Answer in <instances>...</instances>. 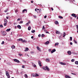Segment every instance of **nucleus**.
Segmentation results:
<instances>
[{"label":"nucleus","instance_id":"obj_19","mask_svg":"<svg viewBox=\"0 0 78 78\" xmlns=\"http://www.w3.org/2000/svg\"><path fill=\"white\" fill-rule=\"evenodd\" d=\"M15 46L12 45L11 46V48H12V49H14V48H15Z\"/></svg>","mask_w":78,"mask_h":78},{"label":"nucleus","instance_id":"obj_4","mask_svg":"<svg viewBox=\"0 0 78 78\" xmlns=\"http://www.w3.org/2000/svg\"><path fill=\"white\" fill-rule=\"evenodd\" d=\"M71 16H73V17H75V18H76V17H78L77 15H76L75 13L72 14Z\"/></svg>","mask_w":78,"mask_h":78},{"label":"nucleus","instance_id":"obj_13","mask_svg":"<svg viewBox=\"0 0 78 78\" xmlns=\"http://www.w3.org/2000/svg\"><path fill=\"white\" fill-rule=\"evenodd\" d=\"M17 27L19 29H21V26L20 25H18Z\"/></svg>","mask_w":78,"mask_h":78},{"label":"nucleus","instance_id":"obj_51","mask_svg":"<svg viewBox=\"0 0 78 78\" xmlns=\"http://www.w3.org/2000/svg\"><path fill=\"white\" fill-rule=\"evenodd\" d=\"M17 25L16 23H14V25Z\"/></svg>","mask_w":78,"mask_h":78},{"label":"nucleus","instance_id":"obj_48","mask_svg":"<svg viewBox=\"0 0 78 78\" xmlns=\"http://www.w3.org/2000/svg\"><path fill=\"white\" fill-rule=\"evenodd\" d=\"M72 74H73V75H76V74L75 73H71Z\"/></svg>","mask_w":78,"mask_h":78},{"label":"nucleus","instance_id":"obj_63","mask_svg":"<svg viewBox=\"0 0 78 78\" xmlns=\"http://www.w3.org/2000/svg\"><path fill=\"white\" fill-rule=\"evenodd\" d=\"M16 28H17V27L16 26H15V28L16 29Z\"/></svg>","mask_w":78,"mask_h":78},{"label":"nucleus","instance_id":"obj_33","mask_svg":"<svg viewBox=\"0 0 78 78\" xmlns=\"http://www.w3.org/2000/svg\"><path fill=\"white\" fill-rule=\"evenodd\" d=\"M41 37H45V35H44V34H42L41 35Z\"/></svg>","mask_w":78,"mask_h":78},{"label":"nucleus","instance_id":"obj_31","mask_svg":"<svg viewBox=\"0 0 78 78\" xmlns=\"http://www.w3.org/2000/svg\"><path fill=\"white\" fill-rule=\"evenodd\" d=\"M15 12H16V13H17L18 12V10H16L15 11Z\"/></svg>","mask_w":78,"mask_h":78},{"label":"nucleus","instance_id":"obj_54","mask_svg":"<svg viewBox=\"0 0 78 78\" xmlns=\"http://www.w3.org/2000/svg\"><path fill=\"white\" fill-rule=\"evenodd\" d=\"M22 68H25L24 66H22Z\"/></svg>","mask_w":78,"mask_h":78},{"label":"nucleus","instance_id":"obj_30","mask_svg":"<svg viewBox=\"0 0 78 78\" xmlns=\"http://www.w3.org/2000/svg\"><path fill=\"white\" fill-rule=\"evenodd\" d=\"M73 41L74 42H75V43L76 44H77V42H76V41H75V40L74 39L73 40Z\"/></svg>","mask_w":78,"mask_h":78},{"label":"nucleus","instance_id":"obj_12","mask_svg":"<svg viewBox=\"0 0 78 78\" xmlns=\"http://www.w3.org/2000/svg\"><path fill=\"white\" fill-rule=\"evenodd\" d=\"M23 40V39L22 38H20L18 40H17V41L18 42H19V41H22Z\"/></svg>","mask_w":78,"mask_h":78},{"label":"nucleus","instance_id":"obj_10","mask_svg":"<svg viewBox=\"0 0 78 78\" xmlns=\"http://www.w3.org/2000/svg\"><path fill=\"white\" fill-rule=\"evenodd\" d=\"M59 64H61L62 65H63V66L66 65V63H64L62 62H60Z\"/></svg>","mask_w":78,"mask_h":78},{"label":"nucleus","instance_id":"obj_18","mask_svg":"<svg viewBox=\"0 0 78 78\" xmlns=\"http://www.w3.org/2000/svg\"><path fill=\"white\" fill-rule=\"evenodd\" d=\"M49 44V41H47L45 43V44L47 45V44Z\"/></svg>","mask_w":78,"mask_h":78},{"label":"nucleus","instance_id":"obj_55","mask_svg":"<svg viewBox=\"0 0 78 78\" xmlns=\"http://www.w3.org/2000/svg\"><path fill=\"white\" fill-rule=\"evenodd\" d=\"M31 39H33V38H34V37H33V36H32L31 37Z\"/></svg>","mask_w":78,"mask_h":78},{"label":"nucleus","instance_id":"obj_40","mask_svg":"<svg viewBox=\"0 0 78 78\" xmlns=\"http://www.w3.org/2000/svg\"><path fill=\"white\" fill-rule=\"evenodd\" d=\"M21 20V19L20 18H18V19L17 20V21H19V20Z\"/></svg>","mask_w":78,"mask_h":78},{"label":"nucleus","instance_id":"obj_43","mask_svg":"<svg viewBox=\"0 0 78 78\" xmlns=\"http://www.w3.org/2000/svg\"><path fill=\"white\" fill-rule=\"evenodd\" d=\"M0 27H1V28H3V25H0Z\"/></svg>","mask_w":78,"mask_h":78},{"label":"nucleus","instance_id":"obj_60","mask_svg":"<svg viewBox=\"0 0 78 78\" xmlns=\"http://www.w3.org/2000/svg\"><path fill=\"white\" fill-rule=\"evenodd\" d=\"M51 9L52 11H53V8H51Z\"/></svg>","mask_w":78,"mask_h":78},{"label":"nucleus","instance_id":"obj_3","mask_svg":"<svg viewBox=\"0 0 78 78\" xmlns=\"http://www.w3.org/2000/svg\"><path fill=\"white\" fill-rule=\"evenodd\" d=\"M4 21L5 22L4 23V26H6V23H7V22H8V20L6 19H4Z\"/></svg>","mask_w":78,"mask_h":78},{"label":"nucleus","instance_id":"obj_58","mask_svg":"<svg viewBox=\"0 0 78 78\" xmlns=\"http://www.w3.org/2000/svg\"><path fill=\"white\" fill-rule=\"evenodd\" d=\"M35 11H37V9H35Z\"/></svg>","mask_w":78,"mask_h":78},{"label":"nucleus","instance_id":"obj_38","mask_svg":"<svg viewBox=\"0 0 78 78\" xmlns=\"http://www.w3.org/2000/svg\"><path fill=\"white\" fill-rule=\"evenodd\" d=\"M18 55L20 56H23V55L22 54H18Z\"/></svg>","mask_w":78,"mask_h":78},{"label":"nucleus","instance_id":"obj_8","mask_svg":"<svg viewBox=\"0 0 78 78\" xmlns=\"http://www.w3.org/2000/svg\"><path fill=\"white\" fill-rule=\"evenodd\" d=\"M38 64L39 66L40 67H42V65H41V61L39 60L38 61Z\"/></svg>","mask_w":78,"mask_h":78},{"label":"nucleus","instance_id":"obj_32","mask_svg":"<svg viewBox=\"0 0 78 78\" xmlns=\"http://www.w3.org/2000/svg\"><path fill=\"white\" fill-rule=\"evenodd\" d=\"M75 64H78V62L77 61H76L75 62Z\"/></svg>","mask_w":78,"mask_h":78},{"label":"nucleus","instance_id":"obj_17","mask_svg":"<svg viewBox=\"0 0 78 78\" xmlns=\"http://www.w3.org/2000/svg\"><path fill=\"white\" fill-rule=\"evenodd\" d=\"M55 23L56 24V25H58V24H59V23L58 22V21H55Z\"/></svg>","mask_w":78,"mask_h":78},{"label":"nucleus","instance_id":"obj_34","mask_svg":"<svg viewBox=\"0 0 78 78\" xmlns=\"http://www.w3.org/2000/svg\"><path fill=\"white\" fill-rule=\"evenodd\" d=\"M35 76H39V75H38V74L37 73L35 74Z\"/></svg>","mask_w":78,"mask_h":78},{"label":"nucleus","instance_id":"obj_45","mask_svg":"<svg viewBox=\"0 0 78 78\" xmlns=\"http://www.w3.org/2000/svg\"><path fill=\"white\" fill-rule=\"evenodd\" d=\"M34 67H35V68H36L37 66H36V65L34 64V65L33 66Z\"/></svg>","mask_w":78,"mask_h":78},{"label":"nucleus","instance_id":"obj_1","mask_svg":"<svg viewBox=\"0 0 78 78\" xmlns=\"http://www.w3.org/2000/svg\"><path fill=\"white\" fill-rule=\"evenodd\" d=\"M42 69H43V70H47L48 71H49L50 70V69L48 68V67L47 66L45 67H42Z\"/></svg>","mask_w":78,"mask_h":78},{"label":"nucleus","instance_id":"obj_29","mask_svg":"<svg viewBox=\"0 0 78 78\" xmlns=\"http://www.w3.org/2000/svg\"><path fill=\"white\" fill-rule=\"evenodd\" d=\"M31 32L33 33H35V30H33L32 31H31Z\"/></svg>","mask_w":78,"mask_h":78},{"label":"nucleus","instance_id":"obj_25","mask_svg":"<svg viewBox=\"0 0 78 78\" xmlns=\"http://www.w3.org/2000/svg\"><path fill=\"white\" fill-rule=\"evenodd\" d=\"M46 61H48V62L50 61V59H49L48 58H47L46 59Z\"/></svg>","mask_w":78,"mask_h":78},{"label":"nucleus","instance_id":"obj_11","mask_svg":"<svg viewBox=\"0 0 78 78\" xmlns=\"http://www.w3.org/2000/svg\"><path fill=\"white\" fill-rule=\"evenodd\" d=\"M67 53L69 55H70L72 54V52H71V51H68Z\"/></svg>","mask_w":78,"mask_h":78},{"label":"nucleus","instance_id":"obj_5","mask_svg":"<svg viewBox=\"0 0 78 78\" xmlns=\"http://www.w3.org/2000/svg\"><path fill=\"white\" fill-rule=\"evenodd\" d=\"M6 32L5 31H3V33H2V34L3 36H5L6 35Z\"/></svg>","mask_w":78,"mask_h":78},{"label":"nucleus","instance_id":"obj_52","mask_svg":"<svg viewBox=\"0 0 78 78\" xmlns=\"http://www.w3.org/2000/svg\"><path fill=\"white\" fill-rule=\"evenodd\" d=\"M51 49H48L49 51H51Z\"/></svg>","mask_w":78,"mask_h":78},{"label":"nucleus","instance_id":"obj_23","mask_svg":"<svg viewBox=\"0 0 78 78\" xmlns=\"http://www.w3.org/2000/svg\"><path fill=\"white\" fill-rule=\"evenodd\" d=\"M31 26H29L28 27V30H29L30 31V30H31Z\"/></svg>","mask_w":78,"mask_h":78},{"label":"nucleus","instance_id":"obj_36","mask_svg":"<svg viewBox=\"0 0 78 78\" xmlns=\"http://www.w3.org/2000/svg\"><path fill=\"white\" fill-rule=\"evenodd\" d=\"M32 75L34 77H35V76H35V75H34V74H32Z\"/></svg>","mask_w":78,"mask_h":78},{"label":"nucleus","instance_id":"obj_50","mask_svg":"<svg viewBox=\"0 0 78 78\" xmlns=\"http://www.w3.org/2000/svg\"><path fill=\"white\" fill-rule=\"evenodd\" d=\"M20 23H23V21H21L20 22Z\"/></svg>","mask_w":78,"mask_h":78},{"label":"nucleus","instance_id":"obj_42","mask_svg":"<svg viewBox=\"0 0 78 78\" xmlns=\"http://www.w3.org/2000/svg\"><path fill=\"white\" fill-rule=\"evenodd\" d=\"M42 29V30H44V29H45V27H44V26H43Z\"/></svg>","mask_w":78,"mask_h":78},{"label":"nucleus","instance_id":"obj_46","mask_svg":"<svg viewBox=\"0 0 78 78\" xmlns=\"http://www.w3.org/2000/svg\"><path fill=\"white\" fill-rule=\"evenodd\" d=\"M41 34H39L38 35V37H41Z\"/></svg>","mask_w":78,"mask_h":78},{"label":"nucleus","instance_id":"obj_20","mask_svg":"<svg viewBox=\"0 0 78 78\" xmlns=\"http://www.w3.org/2000/svg\"><path fill=\"white\" fill-rule=\"evenodd\" d=\"M56 34H60V32H59V31H56Z\"/></svg>","mask_w":78,"mask_h":78},{"label":"nucleus","instance_id":"obj_9","mask_svg":"<svg viewBox=\"0 0 78 78\" xmlns=\"http://www.w3.org/2000/svg\"><path fill=\"white\" fill-rule=\"evenodd\" d=\"M56 51V49H54L51 51V53H53L54 52Z\"/></svg>","mask_w":78,"mask_h":78},{"label":"nucleus","instance_id":"obj_47","mask_svg":"<svg viewBox=\"0 0 78 78\" xmlns=\"http://www.w3.org/2000/svg\"><path fill=\"white\" fill-rule=\"evenodd\" d=\"M8 11V10H5L4 11V12H7V11Z\"/></svg>","mask_w":78,"mask_h":78},{"label":"nucleus","instance_id":"obj_35","mask_svg":"<svg viewBox=\"0 0 78 78\" xmlns=\"http://www.w3.org/2000/svg\"><path fill=\"white\" fill-rule=\"evenodd\" d=\"M25 76L26 77V78H28V76L27 75V74H25Z\"/></svg>","mask_w":78,"mask_h":78},{"label":"nucleus","instance_id":"obj_16","mask_svg":"<svg viewBox=\"0 0 78 78\" xmlns=\"http://www.w3.org/2000/svg\"><path fill=\"white\" fill-rule=\"evenodd\" d=\"M28 50H29V49H28V48H26V50H25V51H28Z\"/></svg>","mask_w":78,"mask_h":78},{"label":"nucleus","instance_id":"obj_26","mask_svg":"<svg viewBox=\"0 0 78 78\" xmlns=\"http://www.w3.org/2000/svg\"><path fill=\"white\" fill-rule=\"evenodd\" d=\"M58 17L60 19H63V18L62 17V16H58Z\"/></svg>","mask_w":78,"mask_h":78},{"label":"nucleus","instance_id":"obj_2","mask_svg":"<svg viewBox=\"0 0 78 78\" xmlns=\"http://www.w3.org/2000/svg\"><path fill=\"white\" fill-rule=\"evenodd\" d=\"M5 73L6 76L8 77V78H10V75H9V73L8 71H6Z\"/></svg>","mask_w":78,"mask_h":78},{"label":"nucleus","instance_id":"obj_37","mask_svg":"<svg viewBox=\"0 0 78 78\" xmlns=\"http://www.w3.org/2000/svg\"><path fill=\"white\" fill-rule=\"evenodd\" d=\"M75 61V60L74 59H72L71 60V61H72V62H74Z\"/></svg>","mask_w":78,"mask_h":78},{"label":"nucleus","instance_id":"obj_64","mask_svg":"<svg viewBox=\"0 0 78 78\" xmlns=\"http://www.w3.org/2000/svg\"><path fill=\"white\" fill-rule=\"evenodd\" d=\"M77 19L78 20V17L77 18Z\"/></svg>","mask_w":78,"mask_h":78},{"label":"nucleus","instance_id":"obj_61","mask_svg":"<svg viewBox=\"0 0 78 78\" xmlns=\"http://www.w3.org/2000/svg\"><path fill=\"white\" fill-rule=\"evenodd\" d=\"M46 33H49V32H46Z\"/></svg>","mask_w":78,"mask_h":78},{"label":"nucleus","instance_id":"obj_14","mask_svg":"<svg viewBox=\"0 0 78 78\" xmlns=\"http://www.w3.org/2000/svg\"><path fill=\"white\" fill-rule=\"evenodd\" d=\"M65 77L66 78H70V77L69 76H67V75H66L65 76Z\"/></svg>","mask_w":78,"mask_h":78},{"label":"nucleus","instance_id":"obj_41","mask_svg":"<svg viewBox=\"0 0 78 78\" xmlns=\"http://www.w3.org/2000/svg\"><path fill=\"white\" fill-rule=\"evenodd\" d=\"M70 41H72V37H70Z\"/></svg>","mask_w":78,"mask_h":78},{"label":"nucleus","instance_id":"obj_49","mask_svg":"<svg viewBox=\"0 0 78 78\" xmlns=\"http://www.w3.org/2000/svg\"><path fill=\"white\" fill-rule=\"evenodd\" d=\"M44 19H46V18H47V16H44Z\"/></svg>","mask_w":78,"mask_h":78},{"label":"nucleus","instance_id":"obj_24","mask_svg":"<svg viewBox=\"0 0 78 78\" xmlns=\"http://www.w3.org/2000/svg\"><path fill=\"white\" fill-rule=\"evenodd\" d=\"M76 28H77V30H78L77 31V33H78V25H76Z\"/></svg>","mask_w":78,"mask_h":78},{"label":"nucleus","instance_id":"obj_39","mask_svg":"<svg viewBox=\"0 0 78 78\" xmlns=\"http://www.w3.org/2000/svg\"><path fill=\"white\" fill-rule=\"evenodd\" d=\"M5 43V42L4 41H3L1 43V44L3 45V44H4V43Z\"/></svg>","mask_w":78,"mask_h":78},{"label":"nucleus","instance_id":"obj_27","mask_svg":"<svg viewBox=\"0 0 78 78\" xmlns=\"http://www.w3.org/2000/svg\"><path fill=\"white\" fill-rule=\"evenodd\" d=\"M58 44L59 43H55V46H56V45H58Z\"/></svg>","mask_w":78,"mask_h":78},{"label":"nucleus","instance_id":"obj_22","mask_svg":"<svg viewBox=\"0 0 78 78\" xmlns=\"http://www.w3.org/2000/svg\"><path fill=\"white\" fill-rule=\"evenodd\" d=\"M22 42H23V43H24V42H27V41L25 40H22Z\"/></svg>","mask_w":78,"mask_h":78},{"label":"nucleus","instance_id":"obj_62","mask_svg":"<svg viewBox=\"0 0 78 78\" xmlns=\"http://www.w3.org/2000/svg\"><path fill=\"white\" fill-rule=\"evenodd\" d=\"M20 1L21 2H22V0H20Z\"/></svg>","mask_w":78,"mask_h":78},{"label":"nucleus","instance_id":"obj_28","mask_svg":"<svg viewBox=\"0 0 78 78\" xmlns=\"http://www.w3.org/2000/svg\"><path fill=\"white\" fill-rule=\"evenodd\" d=\"M11 30V29H8L6 30L7 31H9Z\"/></svg>","mask_w":78,"mask_h":78},{"label":"nucleus","instance_id":"obj_6","mask_svg":"<svg viewBox=\"0 0 78 78\" xmlns=\"http://www.w3.org/2000/svg\"><path fill=\"white\" fill-rule=\"evenodd\" d=\"M13 61L15 62H18V63L20 62V61H19V60L16 59H14L13 60Z\"/></svg>","mask_w":78,"mask_h":78},{"label":"nucleus","instance_id":"obj_57","mask_svg":"<svg viewBox=\"0 0 78 78\" xmlns=\"http://www.w3.org/2000/svg\"><path fill=\"white\" fill-rule=\"evenodd\" d=\"M6 17L7 19H9V18L7 16Z\"/></svg>","mask_w":78,"mask_h":78},{"label":"nucleus","instance_id":"obj_59","mask_svg":"<svg viewBox=\"0 0 78 78\" xmlns=\"http://www.w3.org/2000/svg\"><path fill=\"white\" fill-rule=\"evenodd\" d=\"M31 3H33V1H31Z\"/></svg>","mask_w":78,"mask_h":78},{"label":"nucleus","instance_id":"obj_21","mask_svg":"<svg viewBox=\"0 0 78 78\" xmlns=\"http://www.w3.org/2000/svg\"><path fill=\"white\" fill-rule=\"evenodd\" d=\"M66 33L64 32L63 34V37H65V36H66Z\"/></svg>","mask_w":78,"mask_h":78},{"label":"nucleus","instance_id":"obj_44","mask_svg":"<svg viewBox=\"0 0 78 78\" xmlns=\"http://www.w3.org/2000/svg\"><path fill=\"white\" fill-rule=\"evenodd\" d=\"M29 24V22H28L26 24V25H27V26H28V25Z\"/></svg>","mask_w":78,"mask_h":78},{"label":"nucleus","instance_id":"obj_7","mask_svg":"<svg viewBox=\"0 0 78 78\" xmlns=\"http://www.w3.org/2000/svg\"><path fill=\"white\" fill-rule=\"evenodd\" d=\"M37 48L38 51H41V49L39 47H37Z\"/></svg>","mask_w":78,"mask_h":78},{"label":"nucleus","instance_id":"obj_56","mask_svg":"<svg viewBox=\"0 0 78 78\" xmlns=\"http://www.w3.org/2000/svg\"><path fill=\"white\" fill-rule=\"evenodd\" d=\"M34 18H37L36 16H34Z\"/></svg>","mask_w":78,"mask_h":78},{"label":"nucleus","instance_id":"obj_15","mask_svg":"<svg viewBox=\"0 0 78 78\" xmlns=\"http://www.w3.org/2000/svg\"><path fill=\"white\" fill-rule=\"evenodd\" d=\"M25 11H26V12H27V10L26 9H24V10H23L22 12H23V13H24L25 12Z\"/></svg>","mask_w":78,"mask_h":78},{"label":"nucleus","instance_id":"obj_53","mask_svg":"<svg viewBox=\"0 0 78 78\" xmlns=\"http://www.w3.org/2000/svg\"><path fill=\"white\" fill-rule=\"evenodd\" d=\"M70 45H72L73 44L72 42H70Z\"/></svg>","mask_w":78,"mask_h":78}]
</instances>
